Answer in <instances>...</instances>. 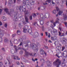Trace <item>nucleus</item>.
<instances>
[{
  "mask_svg": "<svg viewBox=\"0 0 67 67\" xmlns=\"http://www.w3.org/2000/svg\"><path fill=\"white\" fill-rule=\"evenodd\" d=\"M25 1V2L23 3H24L25 5H27V7L28 9H29L30 10H32L31 7L30 6V4L31 5H33L34 4V1H31L30 2H29L28 0H23V1Z\"/></svg>",
  "mask_w": 67,
  "mask_h": 67,
  "instance_id": "obj_1",
  "label": "nucleus"
},
{
  "mask_svg": "<svg viewBox=\"0 0 67 67\" xmlns=\"http://www.w3.org/2000/svg\"><path fill=\"white\" fill-rule=\"evenodd\" d=\"M38 46H40V43L38 42H36V44L34 43L32 44L31 46V48L32 49H34V51H35L36 52H37L38 50Z\"/></svg>",
  "mask_w": 67,
  "mask_h": 67,
  "instance_id": "obj_2",
  "label": "nucleus"
},
{
  "mask_svg": "<svg viewBox=\"0 0 67 67\" xmlns=\"http://www.w3.org/2000/svg\"><path fill=\"white\" fill-rule=\"evenodd\" d=\"M53 65L57 67H59V66L61 65V61L59 59H57L55 62L53 63Z\"/></svg>",
  "mask_w": 67,
  "mask_h": 67,
  "instance_id": "obj_3",
  "label": "nucleus"
},
{
  "mask_svg": "<svg viewBox=\"0 0 67 67\" xmlns=\"http://www.w3.org/2000/svg\"><path fill=\"white\" fill-rule=\"evenodd\" d=\"M4 10L9 15H10V14L13 13L14 12V10L12 9L11 10V12L10 13H9L8 9L7 8H5L4 9Z\"/></svg>",
  "mask_w": 67,
  "mask_h": 67,
  "instance_id": "obj_4",
  "label": "nucleus"
},
{
  "mask_svg": "<svg viewBox=\"0 0 67 67\" xmlns=\"http://www.w3.org/2000/svg\"><path fill=\"white\" fill-rule=\"evenodd\" d=\"M57 23H59V19L58 18H57L56 21L53 23V25L54 26H56V24Z\"/></svg>",
  "mask_w": 67,
  "mask_h": 67,
  "instance_id": "obj_5",
  "label": "nucleus"
},
{
  "mask_svg": "<svg viewBox=\"0 0 67 67\" xmlns=\"http://www.w3.org/2000/svg\"><path fill=\"white\" fill-rule=\"evenodd\" d=\"M38 21L41 25H43V24H44V21H43V19L40 18L38 20Z\"/></svg>",
  "mask_w": 67,
  "mask_h": 67,
  "instance_id": "obj_6",
  "label": "nucleus"
},
{
  "mask_svg": "<svg viewBox=\"0 0 67 67\" xmlns=\"http://www.w3.org/2000/svg\"><path fill=\"white\" fill-rule=\"evenodd\" d=\"M12 57L14 59H18V60H20V58L18 56H16L15 55H13L12 56Z\"/></svg>",
  "mask_w": 67,
  "mask_h": 67,
  "instance_id": "obj_7",
  "label": "nucleus"
},
{
  "mask_svg": "<svg viewBox=\"0 0 67 67\" xmlns=\"http://www.w3.org/2000/svg\"><path fill=\"white\" fill-rule=\"evenodd\" d=\"M25 54L26 55V56H27V55H30V56H33L32 53H30L26 51H25Z\"/></svg>",
  "mask_w": 67,
  "mask_h": 67,
  "instance_id": "obj_8",
  "label": "nucleus"
},
{
  "mask_svg": "<svg viewBox=\"0 0 67 67\" xmlns=\"http://www.w3.org/2000/svg\"><path fill=\"white\" fill-rule=\"evenodd\" d=\"M19 10H21V8L23 11H25V8H23V7L22 5H20V7L18 8Z\"/></svg>",
  "mask_w": 67,
  "mask_h": 67,
  "instance_id": "obj_9",
  "label": "nucleus"
},
{
  "mask_svg": "<svg viewBox=\"0 0 67 67\" xmlns=\"http://www.w3.org/2000/svg\"><path fill=\"white\" fill-rule=\"evenodd\" d=\"M28 28L27 26H25L23 29V32L24 33H26V31H27V29Z\"/></svg>",
  "mask_w": 67,
  "mask_h": 67,
  "instance_id": "obj_10",
  "label": "nucleus"
},
{
  "mask_svg": "<svg viewBox=\"0 0 67 67\" xmlns=\"http://www.w3.org/2000/svg\"><path fill=\"white\" fill-rule=\"evenodd\" d=\"M53 32L55 35H57L58 34L57 33V30L55 29H53Z\"/></svg>",
  "mask_w": 67,
  "mask_h": 67,
  "instance_id": "obj_11",
  "label": "nucleus"
},
{
  "mask_svg": "<svg viewBox=\"0 0 67 67\" xmlns=\"http://www.w3.org/2000/svg\"><path fill=\"white\" fill-rule=\"evenodd\" d=\"M51 38L52 41H55L57 40V38L56 36L52 37H51Z\"/></svg>",
  "mask_w": 67,
  "mask_h": 67,
  "instance_id": "obj_12",
  "label": "nucleus"
},
{
  "mask_svg": "<svg viewBox=\"0 0 67 67\" xmlns=\"http://www.w3.org/2000/svg\"><path fill=\"white\" fill-rule=\"evenodd\" d=\"M63 55L64 57H67V52L66 51H64L63 53Z\"/></svg>",
  "mask_w": 67,
  "mask_h": 67,
  "instance_id": "obj_13",
  "label": "nucleus"
},
{
  "mask_svg": "<svg viewBox=\"0 0 67 67\" xmlns=\"http://www.w3.org/2000/svg\"><path fill=\"white\" fill-rule=\"evenodd\" d=\"M38 33L37 32H36L34 33V35H33V36L35 38L38 36Z\"/></svg>",
  "mask_w": 67,
  "mask_h": 67,
  "instance_id": "obj_14",
  "label": "nucleus"
},
{
  "mask_svg": "<svg viewBox=\"0 0 67 67\" xmlns=\"http://www.w3.org/2000/svg\"><path fill=\"white\" fill-rule=\"evenodd\" d=\"M25 18L26 23H29V21L28 20V18H27V16L26 15H25Z\"/></svg>",
  "mask_w": 67,
  "mask_h": 67,
  "instance_id": "obj_15",
  "label": "nucleus"
},
{
  "mask_svg": "<svg viewBox=\"0 0 67 67\" xmlns=\"http://www.w3.org/2000/svg\"><path fill=\"white\" fill-rule=\"evenodd\" d=\"M40 53L41 54L43 55L44 54V51L42 49H41L40 50Z\"/></svg>",
  "mask_w": 67,
  "mask_h": 67,
  "instance_id": "obj_16",
  "label": "nucleus"
},
{
  "mask_svg": "<svg viewBox=\"0 0 67 67\" xmlns=\"http://www.w3.org/2000/svg\"><path fill=\"white\" fill-rule=\"evenodd\" d=\"M13 3V1L12 0H9L8 1V4H12Z\"/></svg>",
  "mask_w": 67,
  "mask_h": 67,
  "instance_id": "obj_17",
  "label": "nucleus"
},
{
  "mask_svg": "<svg viewBox=\"0 0 67 67\" xmlns=\"http://www.w3.org/2000/svg\"><path fill=\"white\" fill-rule=\"evenodd\" d=\"M40 16L41 18L40 19H43L44 18V15H43V14H41L40 15Z\"/></svg>",
  "mask_w": 67,
  "mask_h": 67,
  "instance_id": "obj_18",
  "label": "nucleus"
},
{
  "mask_svg": "<svg viewBox=\"0 0 67 67\" xmlns=\"http://www.w3.org/2000/svg\"><path fill=\"white\" fill-rule=\"evenodd\" d=\"M63 13V11L60 10L58 14L59 15H62V14Z\"/></svg>",
  "mask_w": 67,
  "mask_h": 67,
  "instance_id": "obj_19",
  "label": "nucleus"
},
{
  "mask_svg": "<svg viewBox=\"0 0 67 67\" xmlns=\"http://www.w3.org/2000/svg\"><path fill=\"white\" fill-rule=\"evenodd\" d=\"M57 49H58L59 51H61V47H59V46H58L57 47Z\"/></svg>",
  "mask_w": 67,
  "mask_h": 67,
  "instance_id": "obj_20",
  "label": "nucleus"
},
{
  "mask_svg": "<svg viewBox=\"0 0 67 67\" xmlns=\"http://www.w3.org/2000/svg\"><path fill=\"white\" fill-rule=\"evenodd\" d=\"M14 47L15 48V50L16 51V52H17V51H18V49H17V47L16 46H14Z\"/></svg>",
  "mask_w": 67,
  "mask_h": 67,
  "instance_id": "obj_21",
  "label": "nucleus"
},
{
  "mask_svg": "<svg viewBox=\"0 0 67 67\" xmlns=\"http://www.w3.org/2000/svg\"><path fill=\"white\" fill-rule=\"evenodd\" d=\"M17 33L18 35H20L21 34V31L20 30H18L17 31Z\"/></svg>",
  "mask_w": 67,
  "mask_h": 67,
  "instance_id": "obj_22",
  "label": "nucleus"
},
{
  "mask_svg": "<svg viewBox=\"0 0 67 67\" xmlns=\"http://www.w3.org/2000/svg\"><path fill=\"white\" fill-rule=\"evenodd\" d=\"M66 41L67 40H66V38H63V42H64V43H66Z\"/></svg>",
  "mask_w": 67,
  "mask_h": 67,
  "instance_id": "obj_23",
  "label": "nucleus"
},
{
  "mask_svg": "<svg viewBox=\"0 0 67 67\" xmlns=\"http://www.w3.org/2000/svg\"><path fill=\"white\" fill-rule=\"evenodd\" d=\"M52 13L53 14H56V11L55 10H53L52 12Z\"/></svg>",
  "mask_w": 67,
  "mask_h": 67,
  "instance_id": "obj_24",
  "label": "nucleus"
},
{
  "mask_svg": "<svg viewBox=\"0 0 67 67\" xmlns=\"http://www.w3.org/2000/svg\"><path fill=\"white\" fill-rule=\"evenodd\" d=\"M15 42H16V43H15V44H18L19 43V42H20V40H16L15 41Z\"/></svg>",
  "mask_w": 67,
  "mask_h": 67,
  "instance_id": "obj_25",
  "label": "nucleus"
},
{
  "mask_svg": "<svg viewBox=\"0 0 67 67\" xmlns=\"http://www.w3.org/2000/svg\"><path fill=\"white\" fill-rule=\"evenodd\" d=\"M40 61H41V62H42L43 63H45V61L43 59H41Z\"/></svg>",
  "mask_w": 67,
  "mask_h": 67,
  "instance_id": "obj_26",
  "label": "nucleus"
},
{
  "mask_svg": "<svg viewBox=\"0 0 67 67\" xmlns=\"http://www.w3.org/2000/svg\"><path fill=\"white\" fill-rule=\"evenodd\" d=\"M28 32L30 33V34H31L32 33V30H31L29 29L28 30Z\"/></svg>",
  "mask_w": 67,
  "mask_h": 67,
  "instance_id": "obj_27",
  "label": "nucleus"
},
{
  "mask_svg": "<svg viewBox=\"0 0 67 67\" xmlns=\"http://www.w3.org/2000/svg\"><path fill=\"white\" fill-rule=\"evenodd\" d=\"M0 34L1 35H3V31L1 29L0 30Z\"/></svg>",
  "mask_w": 67,
  "mask_h": 67,
  "instance_id": "obj_28",
  "label": "nucleus"
},
{
  "mask_svg": "<svg viewBox=\"0 0 67 67\" xmlns=\"http://www.w3.org/2000/svg\"><path fill=\"white\" fill-rule=\"evenodd\" d=\"M32 15L34 17V18H35V16H36V14H32Z\"/></svg>",
  "mask_w": 67,
  "mask_h": 67,
  "instance_id": "obj_29",
  "label": "nucleus"
},
{
  "mask_svg": "<svg viewBox=\"0 0 67 67\" xmlns=\"http://www.w3.org/2000/svg\"><path fill=\"white\" fill-rule=\"evenodd\" d=\"M45 9V7H44V6H43L42 7V10H44Z\"/></svg>",
  "mask_w": 67,
  "mask_h": 67,
  "instance_id": "obj_30",
  "label": "nucleus"
},
{
  "mask_svg": "<svg viewBox=\"0 0 67 67\" xmlns=\"http://www.w3.org/2000/svg\"><path fill=\"white\" fill-rule=\"evenodd\" d=\"M25 14H29V12L27 11H25Z\"/></svg>",
  "mask_w": 67,
  "mask_h": 67,
  "instance_id": "obj_31",
  "label": "nucleus"
},
{
  "mask_svg": "<svg viewBox=\"0 0 67 67\" xmlns=\"http://www.w3.org/2000/svg\"><path fill=\"white\" fill-rule=\"evenodd\" d=\"M4 26L5 27H7V26H8V24H7L5 23V24Z\"/></svg>",
  "mask_w": 67,
  "mask_h": 67,
  "instance_id": "obj_32",
  "label": "nucleus"
},
{
  "mask_svg": "<svg viewBox=\"0 0 67 67\" xmlns=\"http://www.w3.org/2000/svg\"><path fill=\"white\" fill-rule=\"evenodd\" d=\"M14 17L15 19H18V16H17V15L14 16Z\"/></svg>",
  "mask_w": 67,
  "mask_h": 67,
  "instance_id": "obj_33",
  "label": "nucleus"
},
{
  "mask_svg": "<svg viewBox=\"0 0 67 67\" xmlns=\"http://www.w3.org/2000/svg\"><path fill=\"white\" fill-rule=\"evenodd\" d=\"M10 46H13V44H12V43L11 42V41H10Z\"/></svg>",
  "mask_w": 67,
  "mask_h": 67,
  "instance_id": "obj_34",
  "label": "nucleus"
},
{
  "mask_svg": "<svg viewBox=\"0 0 67 67\" xmlns=\"http://www.w3.org/2000/svg\"><path fill=\"white\" fill-rule=\"evenodd\" d=\"M65 48L64 47H62V51H63L64 50Z\"/></svg>",
  "mask_w": 67,
  "mask_h": 67,
  "instance_id": "obj_35",
  "label": "nucleus"
},
{
  "mask_svg": "<svg viewBox=\"0 0 67 67\" xmlns=\"http://www.w3.org/2000/svg\"><path fill=\"white\" fill-rule=\"evenodd\" d=\"M2 42V38L0 37V42Z\"/></svg>",
  "mask_w": 67,
  "mask_h": 67,
  "instance_id": "obj_36",
  "label": "nucleus"
},
{
  "mask_svg": "<svg viewBox=\"0 0 67 67\" xmlns=\"http://www.w3.org/2000/svg\"><path fill=\"white\" fill-rule=\"evenodd\" d=\"M15 36H16V34H14L12 35V37H15Z\"/></svg>",
  "mask_w": 67,
  "mask_h": 67,
  "instance_id": "obj_37",
  "label": "nucleus"
},
{
  "mask_svg": "<svg viewBox=\"0 0 67 67\" xmlns=\"http://www.w3.org/2000/svg\"><path fill=\"white\" fill-rule=\"evenodd\" d=\"M51 0H47L46 1V2H48L50 3H51Z\"/></svg>",
  "mask_w": 67,
  "mask_h": 67,
  "instance_id": "obj_38",
  "label": "nucleus"
},
{
  "mask_svg": "<svg viewBox=\"0 0 67 67\" xmlns=\"http://www.w3.org/2000/svg\"><path fill=\"white\" fill-rule=\"evenodd\" d=\"M64 19H67V16H66V15H65V16H64Z\"/></svg>",
  "mask_w": 67,
  "mask_h": 67,
  "instance_id": "obj_39",
  "label": "nucleus"
},
{
  "mask_svg": "<svg viewBox=\"0 0 67 67\" xmlns=\"http://www.w3.org/2000/svg\"><path fill=\"white\" fill-rule=\"evenodd\" d=\"M37 56V55L36 54V53H35L34 54V55H33V56H35L36 57Z\"/></svg>",
  "mask_w": 67,
  "mask_h": 67,
  "instance_id": "obj_40",
  "label": "nucleus"
},
{
  "mask_svg": "<svg viewBox=\"0 0 67 67\" xmlns=\"http://www.w3.org/2000/svg\"><path fill=\"white\" fill-rule=\"evenodd\" d=\"M19 53L21 54H23V51H21L19 52Z\"/></svg>",
  "mask_w": 67,
  "mask_h": 67,
  "instance_id": "obj_41",
  "label": "nucleus"
},
{
  "mask_svg": "<svg viewBox=\"0 0 67 67\" xmlns=\"http://www.w3.org/2000/svg\"><path fill=\"white\" fill-rule=\"evenodd\" d=\"M48 36V37H49V38H50V37H51V34H50L49 33Z\"/></svg>",
  "mask_w": 67,
  "mask_h": 67,
  "instance_id": "obj_42",
  "label": "nucleus"
},
{
  "mask_svg": "<svg viewBox=\"0 0 67 67\" xmlns=\"http://www.w3.org/2000/svg\"><path fill=\"white\" fill-rule=\"evenodd\" d=\"M20 0H18V3H20Z\"/></svg>",
  "mask_w": 67,
  "mask_h": 67,
  "instance_id": "obj_43",
  "label": "nucleus"
},
{
  "mask_svg": "<svg viewBox=\"0 0 67 67\" xmlns=\"http://www.w3.org/2000/svg\"><path fill=\"white\" fill-rule=\"evenodd\" d=\"M30 19L31 20H32V16H30Z\"/></svg>",
  "mask_w": 67,
  "mask_h": 67,
  "instance_id": "obj_44",
  "label": "nucleus"
},
{
  "mask_svg": "<svg viewBox=\"0 0 67 67\" xmlns=\"http://www.w3.org/2000/svg\"><path fill=\"white\" fill-rule=\"evenodd\" d=\"M56 9L57 11H59V8H58V7H56Z\"/></svg>",
  "mask_w": 67,
  "mask_h": 67,
  "instance_id": "obj_45",
  "label": "nucleus"
},
{
  "mask_svg": "<svg viewBox=\"0 0 67 67\" xmlns=\"http://www.w3.org/2000/svg\"><path fill=\"white\" fill-rule=\"evenodd\" d=\"M48 33V32H45V34L46 36H48V34H47Z\"/></svg>",
  "mask_w": 67,
  "mask_h": 67,
  "instance_id": "obj_46",
  "label": "nucleus"
},
{
  "mask_svg": "<svg viewBox=\"0 0 67 67\" xmlns=\"http://www.w3.org/2000/svg\"><path fill=\"white\" fill-rule=\"evenodd\" d=\"M5 18L4 17H3V21H5Z\"/></svg>",
  "mask_w": 67,
  "mask_h": 67,
  "instance_id": "obj_47",
  "label": "nucleus"
},
{
  "mask_svg": "<svg viewBox=\"0 0 67 67\" xmlns=\"http://www.w3.org/2000/svg\"><path fill=\"white\" fill-rule=\"evenodd\" d=\"M61 34H62V33H61V32H59V36H60V35H61Z\"/></svg>",
  "mask_w": 67,
  "mask_h": 67,
  "instance_id": "obj_48",
  "label": "nucleus"
},
{
  "mask_svg": "<svg viewBox=\"0 0 67 67\" xmlns=\"http://www.w3.org/2000/svg\"><path fill=\"white\" fill-rule=\"evenodd\" d=\"M2 49L3 51H4V52H5V49H4L3 48H2Z\"/></svg>",
  "mask_w": 67,
  "mask_h": 67,
  "instance_id": "obj_49",
  "label": "nucleus"
},
{
  "mask_svg": "<svg viewBox=\"0 0 67 67\" xmlns=\"http://www.w3.org/2000/svg\"><path fill=\"white\" fill-rule=\"evenodd\" d=\"M51 23H54V20H51Z\"/></svg>",
  "mask_w": 67,
  "mask_h": 67,
  "instance_id": "obj_50",
  "label": "nucleus"
},
{
  "mask_svg": "<svg viewBox=\"0 0 67 67\" xmlns=\"http://www.w3.org/2000/svg\"><path fill=\"white\" fill-rule=\"evenodd\" d=\"M56 56H57V57L58 58H60V57H59V56L58 55H57V54H56Z\"/></svg>",
  "mask_w": 67,
  "mask_h": 67,
  "instance_id": "obj_51",
  "label": "nucleus"
},
{
  "mask_svg": "<svg viewBox=\"0 0 67 67\" xmlns=\"http://www.w3.org/2000/svg\"><path fill=\"white\" fill-rule=\"evenodd\" d=\"M16 64L17 65H19L20 64L19 63V62H16Z\"/></svg>",
  "mask_w": 67,
  "mask_h": 67,
  "instance_id": "obj_52",
  "label": "nucleus"
},
{
  "mask_svg": "<svg viewBox=\"0 0 67 67\" xmlns=\"http://www.w3.org/2000/svg\"><path fill=\"white\" fill-rule=\"evenodd\" d=\"M2 59V56L0 55V59L1 60Z\"/></svg>",
  "mask_w": 67,
  "mask_h": 67,
  "instance_id": "obj_53",
  "label": "nucleus"
},
{
  "mask_svg": "<svg viewBox=\"0 0 67 67\" xmlns=\"http://www.w3.org/2000/svg\"><path fill=\"white\" fill-rule=\"evenodd\" d=\"M65 24L66 26H67V23L66 22L65 23Z\"/></svg>",
  "mask_w": 67,
  "mask_h": 67,
  "instance_id": "obj_54",
  "label": "nucleus"
},
{
  "mask_svg": "<svg viewBox=\"0 0 67 67\" xmlns=\"http://www.w3.org/2000/svg\"><path fill=\"white\" fill-rule=\"evenodd\" d=\"M27 62V60H26V59L24 60V62H25V63H26Z\"/></svg>",
  "mask_w": 67,
  "mask_h": 67,
  "instance_id": "obj_55",
  "label": "nucleus"
},
{
  "mask_svg": "<svg viewBox=\"0 0 67 67\" xmlns=\"http://www.w3.org/2000/svg\"><path fill=\"white\" fill-rule=\"evenodd\" d=\"M14 3H15L16 2V0H13Z\"/></svg>",
  "mask_w": 67,
  "mask_h": 67,
  "instance_id": "obj_56",
  "label": "nucleus"
},
{
  "mask_svg": "<svg viewBox=\"0 0 67 67\" xmlns=\"http://www.w3.org/2000/svg\"><path fill=\"white\" fill-rule=\"evenodd\" d=\"M43 4L44 5H46V4H47V3H43Z\"/></svg>",
  "mask_w": 67,
  "mask_h": 67,
  "instance_id": "obj_57",
  "label": "nucleus"
},
{
  "mask_svg": "<svg viewBox=\"0 0 67 67\" xmlns=\"http://www.w3.org/2000/svg\"><path fill=\"white\" fill-rule=\"evenodd\" d=\"M2 25V23L0 21V26H1Z\"/></svg>",
  "mask_w": 67,
  "mask_h": 67,
  "instance_id": "obj_58",
  "label": "nucleus"
},
{
  "mask_svg": "<svg viewBox=\"0 0 67 67\" xmlns=\"http://www.w3.org/2000/svg\"><path fill=\"white\" fill-rule=\"evenodd\" d=\"M22 45V43L21 42L20 44H19L20 46Z\"/></svg>",
  "mask_w": 67,
  "mask_h": 67,
  "instance_id": "obj_59",
  "label": "nucleus"
},
{
  "mask_svg": "<svg viewBox=\"0 0 67 67\" xmlns=\"http://www.w3.org/2000/svg\"><path fill=\"white\" fill-rule=\"evenodd\" d=\"M49 42H50V43H52V42L51 40H49Z\"/></svg>",
  "mask_w": 67,
  "mask_h": 67,
  "instance_id": "obj_60",
  "label": "nucleus"
},
{
  "mask_svg": "<svg viewBox=\"0 0 67 67\" xmlns=\"http://www.w3.org/2000/svg\"><path fill=\"white\" fill-rule=\"evenodd\" d=\"M32 61H33V62H35V60L33 58L32 59Z\"/></svg>",
  "mask_w": 67,
  "mask_h": 67,
  "instance_id": "obj_61",
  "label": "nucleus"
},
{
  "mask_svg": "<svg viewBox=\"0 0 67 67\" xmlns=\"http://www.w3.org/2000/svg\"><path fill=\"white\" fill-rule=\"evenodd\" d=\"M43 65H44V64L43 63H42L41 65V66H42H42H43Z\"/></svg>",
  "mask_w": 67,
  "mask_h": 67,
  "instance_id": "obj_62",
  "label": "nucleus"
},
{
  "mask_svg": "<svg viewBox=\"0 0 67 67\" xmlns=\"http://www.w3.org/2000/svg\"><path fill=\"white\" fill-rule=\"evenodd\" d=\"M44 47L45 48H48V47H47L46 46H44Z\"/></svg>",
  "mask_w": 67,
  "mask_h": 67,
  "instance_id": "obj_63",
  "label": "nucleus"
},
{
  "mask_svg": "<svg viewBox=\"0 0 67 67\" xmlns=\"http://www.w3.org/2000/svg\"><path fill=\"white\" fill-rule=\"evenodd\" d=\"M41 35L42 36H43V34L42 33L41 34Z\"/></svg>",
  "mask_w": 67,
  "mask_h": 67,
  "instance_id": "obj_64",
  "label": "nucleus"
}]
</instances>
